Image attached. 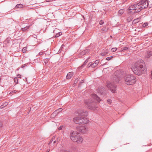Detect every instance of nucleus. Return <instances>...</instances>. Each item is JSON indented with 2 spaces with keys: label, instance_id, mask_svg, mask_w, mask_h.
Here are the masks:
<instances>
[{
  "label": "nucleus",
  "instance_id": "obj_1",
  "mask_svg": "<svg viewBox=\"0 0 152 152\" xmlns=\"http://www.w3.org/2000/svg\"><path fill=\"white\" fill-rule=\"evenodd\" d=\"M125 77V83L127 85H132L136 82V77L132 75H127L126 72L123 70H119L116 71L115 75L113 76L111 83L108 82L106 86L109 90L114 93H115L116 86L115 84L119 81Z\"/></svg>",
  "mask_w": 152,
  "mask_h": 152
},
{
  "label": "nucleus",
  "instance_id": "obj_2",
  "mask_svg": "<svg viewBox=\"0 0 152 152\" xmlns=\"http://www.w3.org/2000/svg\"><path fill=\"white\" fill-rule=\"evenodd\" d=\"M148 5V2L147 0H141L138 3L131 5L128 8V12L133 15L147 7Z\"/></svg>",
  "mask_w": 152,
  "mask_h": 152
},
{
  "label": "nucleus",
  "instance_id": "obj_3",
  "mask_svg": "<svg viewBox=\"0 0 152 152\" xmlns=\"http://www.w3.org/2000/svg\"><path fill=\"white\" fill-rule=\"evenodd\" d=\"M131 69L134 73L140 75L144 73L146 71V67L143 60H139L133 65Z\"/></svg>",
  "mask_w": 152,
  "mask_h": 152
},
{
  "label": "nucleus",
  "instance_id": "obj_4",
  "mask_svg": "<svg viewBox=\"0 0 152 152\" xmlns=\"http://www.w3.org/2000/svg\"><path fill=\"white\" fill-rule=\"evenodd\" d=\"M71 139L73 142L78 144H80L83 141L81 136L76 131H73L70 134Z\"/></svg>",
  "mask_w": 152,
  "mask_h": 152
},
{
  "label": "nucleus",
  "instance_id": "obj_5",
  "mask_svg": "<svg viewBox=\"0 0 152 152\" xmlns=\"http://www.w3.org/2000/svg\"><path fill=\"white\" fill-rule=\"evenodd\" d=\"M85 102L88 108L89 109L94 110L97 107L96 104L90 100H85Z\"/></svg>",
  "mask_w": 152,
  "mask_h": 152
},
{
  "label": "nucleus",
  "instance_id": "obj_6",
  "mask_svg": "<svg viewBox=\"0 0 152 152\" xmlns=\"http://www.w3.org/2000/svg\"><path fill=\"white\" fill-rule=\"evenodd\" d=\"M75 114L82 116H86L88 115L87 111L84 110H78L75 112Z\"/></svg>",
  "mask_w": 152,
  "mask_h": 152
},
{
  "label": "nucleus",
  "instance_id": "obj_7",
  "mask_svg": "<svg viewBox=\"0 0 152 152\" xmlns=\"http://www.w3.org/2000/svg\"><path fill=\"white\" fill-rule=\"evenodd\" d=\"M88 120L85 118V117H81L80 118V119L78 122V124H84L88 123Z\"/></svg>",
  "mask_w": 152,
  "mask_h": 152
},
{
  "label": "nucleus",
  "instance_id": "obj_8",
  "mask_svg": "<svg viewBox=\"0 0 152 152\" xmlns=\"http://www.w3.org/2000/svg\"><path fill=\"white\" fill-rule=\"evenodd\" d=\"M99 62V60H98L95 61L93 63L92 62H90L88 64L89 65L88 67L91 66L92 68H95L98 65Z\"/></svg>",
  "mask_w": 152,
  "mask_h": 152
},
{
  "label": "nucleus",
  "instance_id": "obj_9",
  "mask_svg": "<svg viewBox=\"0 0 152 152\" xmlns=\"http://www.w3.org/2000/svg\"><path fill=\"white\" fill-rule=\"evenodd\" d=\"M62 109L61 108H59L55 111L51 115V118H53L56 116L57 114L62 110Z\"/></svg>",
  "mask_w": 152,
  "mask_h": 152
},
{
  "label": "nucleus",
  "instance_id": "obj_10",
  "mask_svg": "<svg viewBox=\"0 0 152 152\" xmlns=\"http://www.w3.org/2000/svg\"><path fill=\"white\" fill-rule=\"evenodd\" d=\"M151 56H152V51H148L145 53V58L147 59Z\"/></svg>",
  "mask_w": 152,
  "mask_h": 152
},
{
  "label": "nucleus",
  "instance_id": "obj_11",
  "mask_svg": "<svg viewBox=\"0 0 152 152\" xmlns=\"http://www.w3.org/2000/svg\"><path fill=\"white\" fill-rule=\"evenodd\" d=\"M91 97L94 100H96V101L98 102H99L101 100L100 98L96 94H92Z\"/></svg>",
  "mask_w": 152,
  "mask_h": 152
},
{
  "label": "nucleus",
  "instance_id": "obj_12",
  "mask_svg": "<svg viewBox=\"0 0 152 152\" xmlns=\"http://www.w3.org/2000/svg\"><path fill=\"white\" fill-rule=\"evenodd\" d=\"M80 129L82 133H86L88 131V128L85 126H81L80 127Z\"/></svg>",
  "mask_w": 152,
  "mask_h": 152
},
{
  "label": "nucleus",
  "instance_id": "obj_13",
  "mask_svg": "<svg viewBox=\"0 0 152 152\" xmlns=\"http://www.w3.org/2000/svg\"><path fill=\"white\" fill-rule=\"evenodd\" d=\"M73 75L74 73L73 72H70L68 73L66 76V79H70L73 76Z\"/></svg>",
  "mask_w": 152,
  "mask_h": 152
},
{
  "label": "nucleus",
  "instance_id": "obj_14",
  "mask_svg": "<svg viewBox=\"0 0 152 152\" xmlns=\"http://www.w3.org/2000/svg\"><path fill=\"white\" fill-rule=\"evenodd\" d=\"M80 116H77L73 118L74 122L77 124H78V121L80 119Z\"/></svg>",
  "mask_w": 152,
  "mask_h": 152
},
{
  "label": "nucleus",
  "instance_id": "obj_15",
  "mask_svg": "<svg viewBox=\"0 0 152 152\" xmlns=\"http://www.w3.org/2000/svg\"><path fill=\"white\" fill-rule=\"evenodd\" d=\"M30 26H26V27L21 28V30L23 31H26L28 29L30 28Z\"/></svg>",
  "mask_w": 152,
  "mask_h": 152
},
{
  "label": "nucleus",
  "instance_id": "obj_16",
  "mask_svg": "<svg viewBox=\"0 0 152 152\" xmlns=\"http://www.w3.org/2000/svg\"><path fill=\"white\" fill-rule=\"evenodd\" d=\"M15 7L16 8H22L23 7V5L22 4H18L16 5Z\"/></svg>",
  "mask_w": 152,
  "mask_h": 152
},
{
  "label": "nucleus",
  "instance_id": "obj_17",
  "mask_svg": "<svg viewBox=\"0 0 152 152\" xmlns=\"http://www.w3.org/2000/svg\"><path fill=\"white\" fill-rule=\"evenodd\" d=\"M132 19V16H130L127 18V20L128 22H130L131 21Z\"/></svg>",
  "mask_w": 152,
  "mask_h": 152
},
{
  "label": "nucleus",
  "instance_id": "obj_18",
  "mask_svg": "<svg viewBox=\"0 0 152 152\" xmlns=\"http://www.w3.org/2000/svg\"><path fill=\"white\" fill-rule=\"evenodd\" d=\"M124 12V10L122 9H121L118 11V13L120 14V15H121Z\"/></svg>",
  "mask_w": 152,
  "mask_h": 152
},
{
  "label": "nucleus",
  "instance_id": "obj_19",
  "mask_svg": "<svg viewBox=\"0 0 152 152\" xmlns=\"http://www.w3.org/2000/svg\"><path fill=\"white\" fill-rule=\"evenodd\" d=\"M14 80L15 83L17 84L18 83V80L17 78H14Z\"/></svg>",
  "mask_w": 152,
  "mask_h": 152
},
{
  "label": "nucleus",
  "instance_id": "obj_20",
  "mask_svg": "<svg viewBox=\"0 0 152 152\" xmlns=\"http://www.w3.org/2000/svg\"><path fill=\"white\" fill-rule=\"evenodd\" d=\"M88 58L84 62L82 66H81V67H82V66H84L88 62Z\"/></svg>",
  "mask_w": 152,
  "mask_h": 152
},
{
  "label": "nucleus",
  "instance_id": "obj_21",
  "mask_svg": "<svg viewBox=\"0 0 152 152\" xmlns=\"http://www.w3.org/2000/svg\"><path fill=\"white\" fill-rule=\"evenodd\" d=\"M113 58V56H111L109 57H108L106 58V59L108 61H109L111 60L112 58Z\"/></svg>",
  "mask_w": 152,
  "mask_h": 152
},
{
  "label": "nucleus",
  "instance_id": "obj_22",
  "mask_svg": "<svg viewBox=\"0 0 152 152\" xmlns=\"http://www.w3.org/2000/svg\"><path fill=\"white\" fill-rule=\"evenodd\" d=\"M55 138V137H53L52 138L51 140L49 142L48 144H50L51 143V142H52V141L54 140Z\"/></svg>",
  "mask_w": 152,
  "mask_h": 152
},
{
  "label": "nucleus",
  "instance_id": "obj_23",
  "mask_svg": "<svg viewBox=\"0 0 152 152\" xmlns=\"http://www.w3.org/2000/svg\"><path fill=\"white\" fill-rule=\"evenodd\" d=\"M117 49V48H113L111 49V51L113 52H114Z\"/></svg>",
  "mask_w": 152,
  "mask_h": 152
},
{
  "label": "nucleus",
  "instance_id": "obj_24",
  "mask_svg": "<svg viewBox=\"0 0 152 152\" xmlns=\"http://www.w3.org/2000/svg\"><path fill=\"white\" fill-rule=\"evenodd\" d=\"M26 48L25 47L23 48L22 49V51L23 53H25L26 51Z\"/></svg>",
  "mask_w": 152,
  "mask_h": 152
},
{
  "label": "nucleus",
  "instance_id": "obj_25",
  "mask_svg": "<svg viewBox=\"0 0 152 152\" xmlns=\"http://www.w3.org/2000/svg\"><path fill=\"white\" fill-rule=\"evenodd\" d=\"M148 25V23H144L142 25V26L143 27H146V26H147Z\"/></svg>",
  "mask_w": 152,
  "mask_h": 152
},
{
  "label": "nucleus",
  "instance_id": "obj_26",
  "mask_svg": "<svg viewBox=\"0 0 152 152\" xmlns=\"http://www.w3.org/2000/svg\"><path fill=\"white\" fill-rule=\"evenodd\" d=\"M139 19L137 18L133 20V22L134 23H138L139 21Z\"/></svg>",
  "mask_w": 152,
  "mask_h": 152
},
{
  "label": "nucleus",
  "instance_id": "obj_27",
  "mask_svg": "<svg viewBox=\"0 0 152 152\" xmlns=\"http://www.w3.org/2000/svg\"><path fill=\"white\" fill-rule=\"evenodd\" d=\"M107 103L109 104H111L112 103V101L110 99H108L107 101Z\"/></svg>",
  "mask_w": 152,
  "mask_h": 152
},
{
  "label": "nucleus",
  "instance_id": "obj_28",
  "mask_svg": "<svg viewBox=\"0 0 152 152\" xmlns=\"http://www.w3.org/2000/svg\"><path fill=\"white\" fill-rule=\"evenodd\" d=\"M63 128H64V127L63 126H61L58 128V130H61L63 129Z\"/></svg>",
  "mask_w": 152,
  "mask_h": 152
},
{
  "label": "nucleus",
  "instance_id": "obj_29",
  "mask_svg": "<svg viewBox=\"0 0 152 152\" xmlns=\"http://www.w3.org/2000/svg\"><path fill=\"white\" fill-rule=\"evenodd\" d=\"M103 23H104V22H103V21L102 20H101L99 22V24L100 25H102Z\"/></svg>",
  "mask_w": 152,
  "mask_h": 152
},
{
  "label": "nucleus",
  "instance_id": "obj_30",
  "mask_svg": "<svg viewBox=\"0 0 152 152\" xmlns=\"http://www.w3.org/2000/svg\"><path fill=\"white\" fill-rule=\"evenodd\" d=\"M44 61L45 63H46L48 62V60L47 58H45L44 59Z\"/></svg>",
  "mask_w": 152,
  "mask_h": 152
},
{
  "label": "nucleus",
  "instance_id": "obj_31",
  "mask_svg": "<svg viewBox=\"0 0 152 152\" xmlns=\"http://www.w3.org/2000/svg\"><path fill=\"white\" fill-rule=\"evenodd\" d=\"M17 92V91L16 90H14V91H12V92H11L10 94H12V93H16V92Z\"/></svg>",
  "mask_w": 152,
  "mask_h": 152
},
{
  "label": "nucleus",
  "instance_id": "obj_32",
  "mask_svg": "<svg viewBox=\"0 0 152 152\" xmlns=\"http://www.w3.org/2000/svg\"><path fill=\"white\" fill-rule=\"evenodd\" d=\"M61 138L59 137H58L57 139V142H59L60 141Z\"/></svg>",
  "mask_w": 152,
  "mask_h": 152
},
{
  "label": "nucleus",
  "instance_id": "obj_33",
  "mask_svg": "<svg viewBox=\"0 0 152 152\" xmlns=\"http://www.w3.org/2000/svg\"><path fill=\"white\" fill-rule=\"evenodd\" d=\"M128 49V48L127 47H125L123 48V50H126Z\"/></svg>",
  "mask_w": 152,
  "mask_h": 152
},
{
  "label": "nucleus",
  "instance_id": "obj_34",
  "mask_svg": "<svg viewBox=\"0 0 152 152\" xmlns=\"http://www.w3.org/2000/svg\"><path fill=\"white\" fill-rule=\"evenodd\" d=\"M9 38H7L6 40L4 41V42H7L8 41H9Z\"/></svg>",
  "mask_w": 152,
  "mask_h": 152
},
{
  "label": "nucleus",
  "instance_id": "obj_35",
  "mask_svg": "<svg viewBox=\"0 0 152 152\" xmlns=\"http://www.w3.org/2000/svg\"><path fill=\"white\" fill-rule=\"evenodd\" d=\"M104 53L106 55L108 53V52L107 50H106L104 51Z\"/></svg>",
  "mask_w": 152,
  "mask_h": 152
},
{
  "label": "nucleus",
  "instance_id": "obj_36",
  "mask_svg": "<svg viewBox=\"0 0 152 152\" xmlns=\"http://www.w3.org/2000/svg\"><path fill=\"white\" fill-rule=\"evenodd\" d=\"M3 124L2 122L0 121V128H1Z\"/></svg>",
  "mask_w": 152,
  "mask_h": 152
},
{
  "label": "nucleus",
  "instance_id": "obj_37",
  "mask_svg": "<svg viewBox=\"0 0 152 152\" xmlns=\"http://www.w3.org/2000/svg\"><path fill=\"white\" fill-rule=\"evenodd\" d=\"M101 55L102 56H105L106 55L104 53V52H103V53H101Z\"/></svg>",
  "mask_w": 152,
  "mask_h": 152
},
{
  "label": "nucleus",
  "instance_id": "obj_38",
  "mask_svg": "<svg viewBox=\"0 0 152 152\" xmlns=\"http://www.w3.org/2000/svg\"><path fill=\"white\" fill-rule=\"evenodd\" d=\"M59 34L58 33V34H56V35H55V37H59Z\"/></svg>",
  "mask_w": 152,
  "mask_h": 152
},
{
  "label": "nucleus",
  "instance_id": "obj_39",
  "mask_svg": "<svg viewBox=\"0 0 152 152\" xmlns=\"http://www.w3.org/2000/svg\"><path fill=\"white\" fill-rule=\"evenodd\" d=\"M17 77L19 78H20L21 77V75L19 74L18 75H17Z\"/></svg>",
  "mask_w": 152,
  "mask_h": 152
},
{
  "label": "nucleus",
  "instance_id": "obj_40",
  "mask_svg": "<svg viewBox=\"0 0 152 152\" xmlns=\"http://www.w3.org/2000/svg\"><path fill=\"white\" fill-rule=\"evenodd\" d=\"M43 52H40L39 53V54L40 55H42L43 54Z\"/></svg>",
  "mask_w": 152,
  "mask_h": 152
},
{
  "label": "nucleus",
  "instance_id": "obj_41",
  "mask_svg": "<svg viewBox=\"0 0 152 152\" xmlns=\"http://www.w3.org/2000/svg\"><path fill=\"white\" fill-rule=\"evenodd\" d=\"M55 0H46V2H49L50 1H53Z\"/></svg>",
  "mask_w": 152,
  "mask_h": 152
},
{
  "label": "nucleus",
  "instance_id": "obj_42",
  "mask_svg": "<svg viewBox=\"0 0 152 152\" xmlns=\"http://www.w3.org/2000/svg\"><path fill=\"white\" fill-rule=\"evenodd\" d=\"M58 34H59V36H60V35H61L62 34V33H61V32H59V33H58Z\"/></svg>",
  "mask_w": 152,
  "mask_h": 152
},
{
  "label": "nucleus",
  "instance_id": "obj_43",
  "mask_svg": "<svg viewBox=\"0 0 152 152\" xmlns=\"http://www.w3.org/2000/svg\"><path fill=\"white\" fill-rule=\"evenodd\" d=\"M151 79H152V71H151Z\"/></svg>",
  "mask_w": 152,
  "mask_h": 152
},
{
  "label": "nucleus",
  "instance_id": "obj_44",
  "mask_svg": "<svg viewBox=\"0 0 152 152\" xmlns=\"http://www.w3.org/2000/svg\"><path fill=\"white\" fill-rule=\"evenodd\" d=\"M25 66V65H23L22 66V68H23Z\"/></svg>",
  "mask_w": 152,
  "mask_h": 152
},
{
  "label": "nucleus",
  "instance_id": "obj_45",
  "mask_svg": "<svg viewBox=\"0 0 152 152\" xmlns=\"http://www.w3.org/2000/svg\"><path fill=\"white\" fill-rule=\"evenodd\" d=\"M50 151V149H49V150H48L46 151V152H49Z\"/></svg>",
  "mask_w": 152,
  "mask_h": 152
},
{
  "label": "nucleus",
  "instance_id": "obj_46",
  "mask_svg": "<svg viewBox=\"0 0 152 152\" xmlns=\"http://www.w3.org/2000/svg\"><path fill=\"white\" fill-rule=\"evenodd\" d=\"M63 46V45H62V46H61V48H60V49H62V46Z\"/></svg>",
  "mask_w": 152,
  "mask_h": 152
},
{
  "label": "nucleus",
  "instance_id": "obj_47",
  "mask_svg": "<svg viewBox=\"0 0 152 152\" xmlns=\"http://www.w3.org/2000/svg\"><path fill=\"white\" fill-rule=\"evenodd\" d=\"M56 142V140H55V141H54V142H53V144H54V143H55Z\"/></svg>",
  "mask_w": 152,
  "mask_h": 152
},
{
  "label": "nucleus",
  "instance_id": "obj_48",
  "mask_svg": "<svg viewBox=\"0 0 152 152\" xmlns=\"http://www.w3.org/2000/svg\"><path fill=\"white\" fill-rule=\"evenodd\" d=\"M55 31L54 30L53 31V33H54V31Z\"/></svg>",
  "mask_w": 152,
  "mask_h": 152
}]
</instances>
